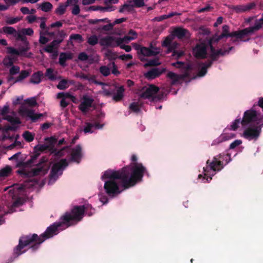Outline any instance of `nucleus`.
Segmentation results:
<instances>
[{
	"instance_id": "72a5a7b5",
	"label": "nucleus",
	"mask_w": 263,
	"mask_h": 263,
	"mask_svg": "<svg viewBox=\"0 0 263 263\" xmlns=\"http://www.w3.org/2000/svg\"><path fill=\"white\" fill-rule=\"evenodd\" d=\"M22 136L27 142H30L34 140L35 134L29 131H25Z\"/></svg>"
},
{
	"instance_id": "37998d69",
	"label": "nucleus",
	"mask_w": 263,
	"mask_h": 263,
	"mask_svg": "<svg viewBox=\"0 0 263 263\" xmlns=\"http://www.w3.org/2000/svg\"><path fill=\"white\" fill-rule=\"evenodd\" d=\"M88 43L91 45H95L98 42V39L95 35H91L88 38Z\"/></svg>"
},
{
	"instance_id": "c03bdc74",
	"label": "nucleus",
	"mask_w": 263,
	"mask_h": 263,
	"mask_svg": "<svg viewBox=\"0 0 263 263\" xmlns=\"http://www.w3.org/2000/svg\"><path fill=\"white\" fill-rule=\"evenodd\" d=\"M100 72L104 76H107L110 73L109 68L106 66H101L100 68Z\"/></svg>"
},
{
	"instance_id": "473e14b6",
	"label": "nucleus",
	"mask_w": 263,
	"mask_h": 263,
	"mask_svg": "<svg viewBox=\"0 0 263 263\" xmlns=\"http://www.w3.org/2000/svg\"><path fill=\"white\" fill-rule=\"evenodd\" d=\"M124 88L122 86L120 87L117 91V92L114 95L113 99L116 101L121 100L123 96Z\"/></svg>"
},
{
	"instance_id": "052dcab7",
	"label": "nucleus",
	"mask_w": 263,
	"mask_h": 263,
	"mask_svg": "<svg viewBox=\"0 0 263 263\" xmlns=\"http://www.w3.org/2000/svg\"><path fill=\"white\" fill-rule=\"evenodd\" d=\"M69 103V102L68 100L62 99L60 104L61 106L65 107L68 105Z\"/></svg>"
},
{
	"instance_id": "393cba45",
	"label": "nucleus",
	"mask_w": 263,
	"mask_h": 263,
	"mask_svg": "<svg viewBox=\"0 0 263 263\" xmlns=\"http://www.w3.org/2000/svg\"><path fill=\"white\" fill-rule=\"evenodd\" d=\"M3 32L9 35H12L16 39L21 37V34L18 33L13 27H4L3 28Z\"/></svg>"
},
{
	"instance_id": "a878e982",
	"label": "nucleus",
	"mask_w": 263,
	"mask_h": 263,
	"mask_svg": "<svg viewBox=\"0 0 263 263\" xmlns=\"http://www.w3.org/2000/svg\"><path fill=\"white\" fill-rule=\"evenodd\" d=\"M254 5L250 4L247 5H240L235 7L234 10L237 12H242L249 11L253 8Z\"/></svg>"
},
{
	"instance_id": "6e6d98bb",
	"label": "nucleus",
	"mask_w": 263,
	"mask_h": 263,
	"mask_svg": "<svg viewBox=\"0 0 263 263\" xmlns=\"http://www.w3.org/2000/svg\"><path fill=\"white\" fill-rule=\"evenodd\" d=\"M113 25L111 24H108L104 25L102 27L99 28V29L101 30H105V31H109L112 28Z\"/></svg>"
},
{
	"instance_id": "bb28decb",
	"label": "nucleus",
	"mask_w": 263,
	"mask_h": 263,
	"mask_svg": "<svg viewBox=\"0 0 263 263\" xmlns=\"http://www.w3.org/2000/svg\"><path fill=\"white\" fill-rule=\"evenodd\" d=\"M12 173V168L10 166H6L0 170V178H5L10 175Z\"/></svg>"
},
{
	"instance_id": "ea45409f",
	"label": "nucleus",
	"mask_w": 263,
	"mask_h": 263,
	"mask_svg": "<svg viewBox=\"0 0 263 263\" xmlns=\"http://www.w3.org/2000/svg\"><path fill=\"white\" fill-rule=\"evenodd\" d=\"M69 86V83L66 80H62L57 85L58 89L61 90L65 89Z\"/></svg>"
},
{
	"instance_id": "5701e85b",
	"label": "nucleus",
	"mask_w": 263,
	"mask_h": 263,
	"mask_svg": "<svg viewBox=\"0 0 263 263\" xmlns=\"http://www.w3.org/2000/svg\"><path fill=\"white\" fill-rule=\"evenodd\" d=\"M74 2L75 0H67L64 4H60L55 9V13L60 15L63 14L65 12L67 7L69 6V4L74 3Z\"/></svg>"
},
{
	"instance_id": "338daca9",
	"label": "nucleus",
	"mask_w": 263,
	"mask_h": 263,
	"mask_svg": "<svg viewBox=\"0 0 263 263\" xmlns=\"http://www.w3.org/2000/svg\"><path fill=\"white\" fill-rule=\"evenodd\" d=\"M21 11L24 14H29L30 13V10L27 7H22L21 9Z\"/></svg>"
},
{
	"instance_id": "39448f33",
	"label": "nucleus",
	"mask_w": 263,
	"mask_h": 263,
	"mask_svg": "<svg viewBox=\"0 0 263 263\" xmlns=\"http://www.w3.org/2000/svg\"><path fill=\"white\" fill-rule=\"evenodd\" d=\"M52 157L49 184H52L62 174L63 170L70 161L79 163L83 156L82 149L80 145L70 148L65 147L60 149H53L51 151Z\"/></svg>"
},
{
	"instance_id": "423d86ee",
	"label": "nucleus",
	"mask_w": 263,
	"mask_h": 263,
	"mask_svg": "<svg viewBox=\"0 0 263 263\" xmlns=\"http://www.w3.org/2000/svg\"><path fill=\"white\" fill-rule=\"evenodd\" d=\"M212 65V62H208L205 63H200L196 65L184 64L180 62H177L172 64V65L182 69L184 74H177L173 72L167 73V77L171 81L172 85L180 84L183 78L186 77H191L195 79L198 77H203L207 72V69Z\"/></svg>"
},
{
	"instance_id": "7ed1b4c3",
	"label": "nucleus",
	"mask_w": 263,
	"mask_h": 263,
	"mask_svg": "<svg viewBox=\"0 0 263 263\" xmlns=\"http://www.w3.org/2000/svg\"><path fill=\"white\" fill-rule=\"evenodd\" d=\"M259 99L257 105H254L243 113L242 120L240 118L233 121L230 126L226 127L222 133L213 142L212 145L218 144L221 142L234 138L236 130L241 124L244 128L241 137L249 140H256L259 137L261 128L263 126V108L259 105Z\"/></svg>"
},
{
	"instance_id": "9d476101",
	"label": "nucleus",
	"mask_w": 263,
	"mask_h": 263,
	"mask_svg": "<svg viewBox=\"0 0 263 263\" xmlns=\"http://www.w3.org/2000/svg\"><path fill=\"white\" fill-rule=\"evenodd\" d=\"M159 90L158 87L153 85H147L142 87L138 92L139 96L143 99L148 101H157L163 100L168 92L164 87L162 88L161 94H158Z\"/></svg>"
},
{
	"instance_id": "49530a36",
	"label": "nucleus",
	"mask_w": 263,
	"mask_h": 263,
	"mask_svg": "<svg viewBox=\"0 0 263 263\" xmlns=\"http://www.w3.org/2000/svg\"><path fill=\"white\" fill-rule=\"evenodd\" d=\"M20 68L18 66H11L9 70V72L11 75H15L20 72Z\"/></svg>"
},
{
	"instance_id": "f8f14e48",
	"label": "nucleus",
	"mask_w": 263,
	"mask_h": 263,
	"mask_svg": "<svg viewBox=\"0 0 263 263\" xmlns=\"http://www.w3.org/2000/svg\"><path fill=\"white\" fill-rule=\"evenodd\" d=\"M188 31L182 28H176L173 30L171 34L165 38L162 43V45L166 47L169 50H173L178 48V44L176 42H173L175 36L179 39H182L184 37L189 36Z\"/></svg>"
},
{
	"instance_id": "2eb2a0df",
	"label": "nucleus",
	"mask_w": 263,
	"mask_h": 263,
	"mask_svg": "<svg viewBox=\"0 0 263 263\" xmlns=\"http://www.w3.org/2000/svg\"><path fill=\"white\" fill-rule=\"evenodd\" d=\"M8 112L9 105L6 104L0 110V115L3 116L4 119L7 120L12 125L20 124L21 121L20 119L17 117L16 114L13 112L10 115H8Z\"/></svg>"
},
{
	"instance_id": "4c0bfd02",
	"label": "nucleus",
	"mask_w": 263,
	"mask_h": 263,
	"mask_svg": "<svg viewBox=\"0 0 263 263\" xmlns=\"http://www.w3.org/2000/svg\"><path fill=\"white\" fill-rule=\"evenodd\" d=\"M90 10L96 11L98 10H101L103 11H109L115 10V7H96V6H91L90 7Z\"/></svg>"
},
{
	"instance_id": "e2e57ef3",
	"label": "nucleus",
	"mask_w": 263,
	"mask_h": 263,
	"mask_svg": "<svg viewBox=\"0 0 263 263\" xmlns=\"http://www.w3.org/2000/svg\"><path fill=\"white\" fill-rule=\"evenodd\" d=\"M223 18L222 17H219L217 19L216 22L214 23V26L217 27L222 23Z\"/></svg>"
},
{
	"instance_id": "f3484780",
	"label": "nucleus",
	"mask_w": 263,
	"mask_h": 263,
	"mask_svg": "<svg viewBox=\"0 0 263 263\" xmlns=\"http://www.w3.org/2000/svg\"><path fill=\"white\" fill-rule=\"evenodd\" d=\"M24 199L22 198H18L16 200L13 201V204L12 205V207L9 209V210L7 212L4 210L3 208H0V225L2 224L5 222V218H4V216L5 215H6L7 213H11L14 212V211H15V210L14 209L22 205L24 203Z\"/></svg>"
},
{
	"instance_id": "a19ab883",
	"label": "nucleus",
	"mask_w": 263,
	"mask_h": 263,
	"mask_svg": "<svg viewBox=\"0 0 263 263\" xmlns=\"http://www.w3.org/2000/svg\"><path fill=\"white\" fill-rule=\"evenodd\" d=\"M56 72H54L53 70L51 68H48L46 70V76L50 80H53L56 79Z\"/></svg>"
},
{
	"instance_id": "0e129e2a",
	"label": "nucleus",
	"mask_w": 263,
	"mask_h": 263,
	"mask_svg": "<svg viewBox=\"0 0 263 263\" xmlns=\"http://www.w3.org/2000/svg\"><path fill=\"white\" fill-rule=\"evenodd\" d=\"M211 9V7L210 6H206L204 8H202L201 9H200L198 10V12L199 13H202V12H204L205 11H209Z\"/></svg>"
},
{
	"instance_id": "20e7f679",
	"label": "nucleus",
	"mask_w": 263,
	"mask_h": 263,
	"mask_svg": "<svg viewBox=\"0 0 263 263\" xmlns=\"http://www.w3.org/2000/svg\"><path fill=\"white\" fill-rule=\"evenodd\" d=\"M20 155V153H16L9 158V160H16V166L20 168L17 172L29 178V179L25 181L23 185L14 184L12 186L5 189L4 191H6L8 189H10L9 194L13 199L14 197L20 194L24 190L41 184L38 178H40L47 174L49 168L50 163L48 162L41 163L36 167L32 168L30 165L32 162V159L27 163H24L22 162V159L18 158Z\"/></svg>"
},
{
	"instance_id": "13d9d810",
	"label": "nucleus",
	"mask_w": 263,
	"mask_h": 263,
	"mask_svg": "<svg viewBox=\"0 0 263 263\" xmlns=\"http://www.w3.org/2000/svg\"><path fill=\"white\" fill-rule=\"evenodd\" d=\"M99 199L103 204H105L107 202V197L106 195L100 194L99 195Z\"/></svg>"
},
{
	"instance_id": "09e8293b",
	"label": "nucleus",
	"mask_w": 263,
	"mask_h": 263,
	"mask_svg": "<svg viewBox=\"0 0 263 263\" xmlns=\"http://www.w3.org/2000/svg\"><path fill=\"white\" fill-rule=\"evenodd\" d=\"M70 39L72 40H76L79 43H81L83 40L82 36L79 34H73L70 35Z\"/></svg>"
},
{
	"instance_id": "58836bf2",
	"label": "nucleus",
	"mask_w": 263,
	"mask_h": 263,
	"mask_svg": "<svg viewBox=\"0 0 263 263\" xmlns=\"http://www.w3.org/2000/svg\"><path fill=\"white\" fill-rule=\"evenodd\" d=\"M78 0H75V2L69 4V6H73L72 9V13L77 15L80 12V8L78 5Z\"/></svg>"
},
{
	"instance_id": "864d4df0",
	"label": "nucleus",
	"mask_w": 263,
	"mask_h": 263,
	"mask_svg": "<svg viewBox=\"0 0 263 263\" xmlns=\"http://www.w3.org/2000/svg\"><path fill=\"white\" fill-rule=\"evenodd\" d=\"M177 48L176 49H173V50H169L168 49V50L170 51H174V52H173V55L175 56V57H176L177 58H179L181 56H182L183 54V51H177V50H176Z\"/></svg>"
},
{
	"instance_id": "6e6552de",
	"label": "nucleus",
	"mask_w": 263,
	"mask_h": 263,
	"mask_svg": "<svg viewBox=\"0 0 263 263\" xmlns=\"http://www.w3.org/2000/svg\"><path fill=\"white\" fill-rule=\"evenodd\" d=\"M263 26V17L256 20L253 26L245 28L239 31L229 32V27L224 25L222 27V33L219 35H215L212 39L215 44L220 40L227 37L236 36L238 39H242L245 36L252 35L255 32L260 29Z\"/></svg>"
},
{
	"instance_id": "dca6fc26",
	"label": "nucleus",
	"mask_w": 263,
	"mask_h": 263,
	"mask_svg": "<svg viewBox=\"0 0 263 263\" xmlns=\"http://www.w3.org/2000/svg\"><path fill=\"white\" fill-rule=\"evenodd\" d=\"M93 107V99L88 96H84L80 100L79 108L83 113H86Z\"/></svg>"
},
{
	"instance_id": "c9c22d12",
	"label": "nucleus",
	"mask_w": 263,
	"mask_h": 263,
	"mask_svg": "<svg viewBox=\"0 0 263 263\" xmlns=\"http://www.w3.org/2000/svg\"><path fill=\"white\" fill-rule=\"evenodd\" d=\"M141 103L139 101H134L129 106L130 110L135 112H138L141 108Z\"/></svg>"
},
{
	"instance_id": "cd10ccee",
	"label": "nucleus",
	"mask_w": 263,
	"mask_h": 263,
	"mask_svg": "<svg viewBox=\"0 0 263 263\" xmlns=\"http://www.w3.org/2000/svg\"><path fill=\"white\" fill-rule=\"evenodd\" d=\"M72 58L71 53H61L59 58V63L62 65H65V61L67 60L71 59Z\"/></svg>"
},
{
	"instance_id": "aec40b11",
	"label": "nucleus",
	"mask_w": 263,
	"mask_h": 263,
	"mask_svg": "<svg viewBox=\"0 0 263 263\" xmlns=\"http://www.w3.org/2000/svg\"><path fill=\"white\" fill-rule=\"evenodd\" d=\"M137 37V33L133 30H130L128 33L125 35L124 37L121 38L118 37L117 40V42L118 44H120L121 43H128L132 40L136 39Z\"/></svg>"
},
{
	"instance_id": "603ef678",
	"label": "nucleus",
	"mask_w": 263,
	"mask_h": 263,
	"mask_svg": "<svg viewBox=\"0 0 263 263\" xmlns=\"http://www.w3.org/2000/svg\"><path fill=\"white\" fill-rule=\"evenodd\" d=\"M117 46H120L121 49L125 50L126 52H129L132 50L130 46L128 45H126L123 43H121L120 44H117Z\"/></svg>"
},
{
	"instance_id": "ddd939ff",
	"label": "nucleus",
	"mask_w": 263,
	"mask_h": 263,
	"mask_svg": "<svg viewBox=\"0 0 263 263\" xmlns=\"http://www.w3.org/2000/svg\"><path fill=\"white\" fill-rule=\"evenodd\" d=\"M105 117V114L102 111L99 112L94 118L91 123H86L84 128V132L85 134L93 133L96 129H102L104 124L102 123V120Z\"/></svg>"
},
{
	"instance_id": "1a4fd4ad",
	"label": "nucleus",
	"mask_w": 263,
	"mask_h": 263,
	"mask_svg": "<svg viewBox=\"0 0 263 263\" xmlns=\"http://www.w3.org/2000/svg\"><path fill=\"white\" fill-rule=\"evenodd\" d=\"M215 43L213 42L212 39L210 42L205 43H201L197 44L193 49V54L195 57L198 58H205L208 55L214 57L217 55H224L229 52L231 49L230 48L229 50H224L222 49L216 50L214 48Z\"/></svg>"
},
{
	"instance_id": "c756f323",
	"label": "nucleus",
	"mask_w": 263,
	"mask_h": 263,
	"mask_svg": "<svg viewBox=\"0 0 263 263\" xmlns=\"http://www.w3.org/2000/svg\"><path fill=\"white\" fill-rule=\"evenodd\" d=\"M43 76V73L40 71L34 73L31 77V82L34 84H39L41 82Z\"/></svg>"
},
{
	"instance_id": "de8ad7c7",
	"label": "nucleus",
	"mask_w": 263,
	"mask_h": 263,
	"mask_svg": "<svg viewBox=\"0 0 263 263\" xmlns=\"http://www.w3.org/2000/svg\"><path fill=\"white\" fill-rule=\"evenodd\" d=\"M144 0H133L131 1L134 7H141L144 5Z\"/></svg>"
},
{
	"instance_id": "6ab92c4d",
	"label": "nucleus",
	"mask_w": 263,
	"mask_h": 263,
	"mask_svg": "<svg viewBox=\"0 0 263 263\" xmlns=\"http://www.w3.org/2000/svg\"><path fill=\"white\" fill-rule=\"evenodd\" d=\"M137 49L144 56H152L157 54L160 52V49L151 45L149 47H138Z\"/></svg>"
},
{
	"instance_id": "0eeeda50",
	"label": "nucleus",
	"mask_w": 263,
	"mask_h": 263,
	"mask_svg": "<svg viewBox=\"0 0 263 263\" xmlns=\"http://www.w3.org/2000/svg\"><path fill=\"white\" fill-rule=\"evenodd\" d=\"M230 161V156L224 153L214 157L212 160H208L206 166L203 168V176L199 174L198 178L203 182H209L217 172L221 170Z\"/></svg>"
},
{
	"instance_id": "3c124183",
	"label": "nucleus",
	"mask_w": 263,
	"mask_h": 263,
	"mask_svg": "<svg viewBox=\"0 0 263 263\" xmlns=\"http://www.w3.org/2000/svg\"><path fill=\"white\" fill-rule=\"evenodd\" d=\"M23 34L25 35H31L33 33V31L31 28H25L22 30Z\"/></svg>"
},
{
	"instance_id": "4468645a",
	"label": "nucleus",
	"mask_w": 263,
	"mask_h": 263,
	"mask_svg": "<svg viewBox=\"0 0 263 263\" xmlns=\"http://www.w3.org/2000/svg\"><path fill=\"white\" fill-rule=\"evenodd\" d=\"M28 49V47H26V48L24 49H20L19 50H16L12 47H8L7 48V52L10 54V55L6 57L4 59V64L6 66H12L13 63L17 60V57L22 55L23 52Z\"/></svg>"
},
{
	"instance_id": "4be33fe9",
	"label": "nucleus",
	"mask_w": 263,
	"mask_h": 263,
	"mask_svg": "<svg viewBox=\"0 0 263 263\" xmlns=\"http://www.w3.org/2000/svg\"><path fill=\"white\" fill-rule=\"evenodd\" d=\"M46 143L39 144L35 146L34 149L36 151H44L49 148L52 145L54 140L52 138L46 139Z\"/></svg>"
},
{
	"instance_id": "f03ea898",
	"label": "nucleus",
	"mask_w": 263,
	"mask_h": 263,
	"mask_svg": "<svg viewBox=\"0 0 263 263\" xmlns=\"http://www.w3.org/2000/svg\"><path fill=\"white\" fill-rule=\"evenodd\" d=\"M84 211L89 216L95 213V210L89 204L76 206L71 210V212L66 213L61 218L60 222H55L49 226L40 236H38L35 234L22 236L20 239L18 246L14 250V255L19 256L25 253L27 250L28 246H29L33 250L37 249L40 245L46 239L53 237L58 234L60 231L81 220Z\"/></svg>"
},
{
	"instance_id": "412c9836",
	"label": "nucleus",
	"mask_w": 263,
	"mask_h": 263,
	"mask_svg": "<svg viewBox=\"0 0 263 263\" xmlns=\"http://www.w3.org/2000/svg\"><path fill=\"white\" fill-rule=\"evenodd\" d=\"M165 71L164 68H153L144 74L145 77L148 79H153L159 76Z\"/></svg>"
},
{
	"instance_id": "680f3d73",
	"label": "nucleus",
	"mask_w": 263,
	"mask_h": 263,
	"mask_svg": "<svg viewBox=\"0 0 263 263\" xmlns=\"http://www.w3.org/2000/svg\"><path fill=\"white\" fill-rule=\"evenodd\" d=\"M112 68H113L112 70V73L115 75L118 74L119 73V72L114 63H112Z\"/></svg>"
},
{
	"instance_id": "4d7b16f0",
	"label": "nucleus",
	"mask_w": 263,
	"mask_h": 263,
	"mask_svg": "<svg viewBox=\"0 0 263 263\" xmlns=\"http://www.w3.org/2000/svg\"><path fill=\"white\" fill-rule=\"evenodd\" d=\"M159 64H160V63L157 60H154L148 61L147 63L145 64V66L158 65Z\"/></svg>"
},
{
	"instance_id": "2f4dec72",
	"label": "nucleus",
	"mask_w": 263,
	"mask_h": 263,
	"mask_svg": "<svg viewBox=\"0 0 263 263\" xmlns=\"http://www.w3.org/2000/svg\"><path fill=\"white\" fill-rule=\"evenodd\" d=\"M39 8L44 12H48L52 9L53 6L49 2H44L39 5Z\"/></svg>"
},
{
	"instance_id": "7c9ffc66",
	"label": "nucleus",
	"mask_w": 263,
	"mask_h": 263,
	"mask_svg": "<svg viewBox=\"0 0 263 263\" xmlns=\"http://www.w3.org/2000/svg\"><path fill=\"white\" fill-rule=\"evenodd\" d=\"M53 36V33H49L48 32H43V31L40 32V42L42 44H45L48 42L49 40L46 36V35Z\"/></svg>"
},
{
	"instance_id": "774afa93",
	"label": "nucleus",
	"mask_w": 263,
	"mask_h": 263,
	"mask_svg": "<svg viewBox=\"0 0 263 263\" xmlns=\"http://www.w3.org/2000/svg\"><path fill=\"white\" fill-rule=\"evenodd\" d=\"M26 18L28 20V22L32 23L35 21V17L33 15H29L27 16Z\"/></svg>"
},
{
	"instance_id": "c85d7f7f",
	"label": "nucleus",
	"mask_w": 263,
	"mask_h": 263,
	"mask_svg": "<svg viewBox=\"0 0 263 263\" xmlns=\"http://www.w3.org/2000/svg\"><path fill=\"white\" fill-rule=\"evenodd\" d=\"M24 103L25 104V106L29 108H30V107L35 106L37 104L36 100L35 97H31L26 99H24Z\"/></svg>"
},
{
	"instance_id": "f704fd0d",
	"label": "nucleus",
	"mask_w": 263,
	"mask_h": 263,
	"mask_svg": "<svg viewBox=\"0 0 263 263\" xmlns=\"http://www.w3.org/2000/svg\"><path fill=\"white\" fill-rule=\"evenodd\" d=\"M134 6L131 1L125 4L120 9L121 12H129L133 10Z\"/></svg>"
},
{
	"instance_id": "5fc2aeb1",
	"label": "nucleus",
	"mask_w": 263,
	"mask_h": 263,
	"mask_svg": "<svg viewBox=\"0 0 263 263\" xmlns=\"http://www.w3.org/2000/svg\"><path fill=\"white\" fill-rule=\"evenodd\" d=\"M132 58H133V56L130 54H124L121 55L119 57V58L122 60H128L132 59Z\"/></svg>"
},
{
	"instance_id": "79ce46f5",
	"label": "nucleus",
	"mask_w": 263,
	"mask_h": 263,
	"mask_svg": "<svg viewBox=\"0 0 263 263\" xmlns=\"http://www.w3.org/2000/svg\"><path fill=\"white\" fill-rule=\"evenodd\" d=\"M30 74V72L27 70H23L21 72L18 77L17 78L15 82H20L23 80L24 79L27 77Z\"/></svg>"
},
{
	"instance_id": "f257e3e1",
	"label": "nucleus",
	"mask_w": 263,
	"mask_h": 263,
	"mask_svg": "<svg viewBox=\"0 0 263 263\" xmlns=\"http://www.w3.org/2000/svg\"><path fill=\"white\" fill-rule=\"evenodd\" d=\"M138 159L136 155H133L130 164L121 171L108 170L103 173L101 179L104 182V190L109 196L115 197L142 180L146 169L138 162Z\"/></svg>"
},
{
	"instance_id": "9b49d317",
	"label": "nucleus",
	"mask_w": 263,
	"mask_h": 263,
	"mask_svg": "<svg viewBox=\"0 0 263 263\" xmlns=\"http://www.w3.org/2000/svg\"><path fill=\"white\" fill-rule=\"evenodd\" d=\"M12 104L14 106L18 104L21 105L18 112L22 117L26 118L27 120H30L33 122H35L43 117V114L35 112L34 110L25 106L24 96L22 95L13 98Z\"/></svg>"
},
{
	"instance_id": "a211bd4d",
	"label": "nucleus",
	"mask_w": 263,
	"mask_h": 263,
	"mask_svg": "<svg viewBox=\"0 0 263 263\" xmlns=\"http://www.w3.org/2000/svg\"><path fill=\"white\" fill-rule=\"evenodd\" d=\"M118 37H115L111 36H107L101 37L99 40V44L104 47H114L118 44L117 40Z\"/></svg>"
},
{
	"instance_id": "69168bd1",
	"label": "nucleus",
	"mask_w": 263,
	"mask_h": 263,
	"mask_svg": "<svg viewBox=\"0 0 263 263\" xmlns=\"http://www.w3.org/2000/svg\"><path fill=\"white\" fill-rule=\"evenodd\" d=\"M62 25V24L61 22L58 21L57 22H55L54 23H52L51 25V27H60Z\"/></svg>"
},
{
	"instance_id": "b1692460",
	"label": "nucleus",
	"mask_w": 263,
	"mask_h": 263,
	"mask_svg": "<svg viewBox=\"0 0 263 263\" xmlns=\"http://www.w3.org/2000/svg\"><path fill=\"white\" fill-rule=\"evenodd\" d=\"M61 42V41L54 40L50 45L47 46L44 50L49 53H54L53 55L56 57L57 56V46Z\"/></svg>"
},
{
	"instance_id": "e433bc0d",
	"label": "nucleus",
	"mask_w": 263,
	"mask_h": 263,
	"mask_svg": "<svg viewBox=\"0 0 263 263\" xmlns=\"http://www.w3.org/2000/svg\"><path fill=\"white\" fill-rule=\"evenodd\" d=\"M21 19L22 17H20L7 16L5 17V22L8 24H14L19 22Z\"/></svg>"
},
{
	"instance_id": "bf43d9fd",
	"label": "nucleus",
	"mask_w": 263,
	"mask_h": 263,
	"mask_svg": "<svg viewBox=\"0 0 263 263\" xmlns=\"http://www.w3.org/2000/svg\"><path fill=\"white\" fill-rule=\"evenodd\" d=\"M79 59L82 61H86L88 59V56L85 53L82 52L80 53Z\"/></svg>"
},
{
	"instance_id": "8fccbe9b",
	"label": "nucleus",
	"mask_w": 263,
	"mask_h": 263,
	"mask_svg": "<svg viewBox=\"0 0 263 263\" xmlns=\"http://www.w3.org/2000/svg\"><path fill=\"white\" fill-rule=\"evenodd\" d=\"M70 96L69 93L60 92L57 94V98L69 100Z\"/></svg>"
},
{
	"instance_id": "a18cd8bd",
	"label": "nucleus",
	"mask_w": 263,
	"mask_h": 263,
	"mask_svg": "<svg viewBox=\"0 0 263 263\" xmlns=\"http://www.w3.org/2000/svg\"><path fill=\"white\" fill-rule=\"evenodd\" d=\"M242 143V140L239 139H237L232 142L230 145V149H234L236 147L241 145Z\"/></svg>"
}]
</instances>
